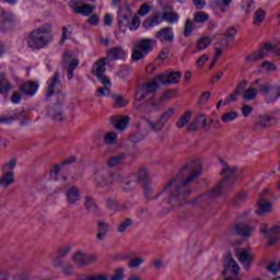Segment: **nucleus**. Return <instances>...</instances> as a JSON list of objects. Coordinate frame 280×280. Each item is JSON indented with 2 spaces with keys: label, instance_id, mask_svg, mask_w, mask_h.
<instances>
[{
  "label": "nucleus",
  "instance_id": "obj_1",
  "mask_svg": "<svg viewBox=\"0 0 280 280\" xmlns=\"http://www.w3.org/2000/svg\"><path fill=\"white\" fill-rule=\"evenodd\" d=\"M192 171L190 176L185 178V171ZM202 174V166L198 165L197 170H194V166L187 164L183 166L179 173L174 176L164 187L162 191H160L155 197L152 196L154 189L152 186L145 184L142 186V191L145 200H158L161 198L163 194H168V202L173 207H178L180 205H185L187 202V196L194 192V189L189 187L198 176Z\"/></svg>",
  "mask_w": 280,
  "mask_h": 280
},
{
  "label": "nucleus",
  "instance_id": "obj_2",
  "mask_svg": "<svg viewBox=\"0 0 280 280\" xmlns=\"http://www.w3.org/2000/svg\"><path fill=\"white\" fill-rule=\"evenodd\" d=\"M52 30L51 24H43L33 30L26 37L27 46L31 49H45V47L51 43Z\"/></svg>",
  "mask_w": 280,
  "mask_h": 280
},
{
  "label": "nucleus",
  "instance_id": "obj_3",
  "mask_svg": "<svg viewBox=\"0 0 280 280\" xmlns=\"http://www.w3.org/2000/svg\"><path fill=\"white\" fill-rule=\"evenodd\" d=\"M93 179L97 187L101 188L110 185L114 180L119 183L122 187H128L135 183V180L126 179V176H124L121 173L114 174L113 172L104 168L97 170L93 175Z\"/></svg>",
  "mask_w": 280,
  "mask_h": 280
},
{
  "label": "nucleus",
  "instance_id": "obj_4",
  "mask_svg": "<svg viewBox=\"0 0 280 280\" xmlns=\"http://www.w3.org/2000/svg\"><path fill=\"white\" fill-rule=\"evenodd\" d=\"M235 172H237V168L235 166L230 167L229 165L223 164V170L221 172V176H223V179L212 190V198L220 196L222 191H224V189H231V187H233V183L229 182V179L235 176Z\"/></svg>",
  "mask_w": 280,
  "mask_h": 280
},
{
  "label": "nucleus",
  "instance_id": "obj_5",
  "mask_svg": "<svg viewBox=\"0 0 280 280\" xmlns=\"http://www.w3.org/2000/svg\"><path fill=\"white\" fill-rule=\"evenodd\" d=\"M174 113H176V109L174 107H171L166 109L162 115H160L159 119L155 121H152L148 118H142L145 122V126L153 130V132H161L163 128H165V125L172 117H174Z\"/></svg>",
  "mask_w": 280,
  "mask_h": 280
},
{
  "label": "nucleus",
  "instance_id": "obj_6",
  "mask_svg": "<svg viewBox=\"0 0 280 280\" xmlns=\"http://www.w3.org/2000/svg\"><path fill=\"white\" fill-rule=\"evenodd\" d=\"M152 43H154V40L150 38L140 39L136 44L133 51L131 54L132 60H136V61L142 60L144 56H148V54L152 51Z\"/></svg>",
  "mask_w": 280,
  "mask_h": 280
},
{
  "label": "nucleus",
  "instance_id": "obj_7",
  "mask_svg": "<svg viewBox=\"0 0 280 280\" xmlns=\"http://www.w3.org/2000/svg\"><path fill=\"white\" fill-rule=\"evenodd\" d=\"M259 94L264 97L266 104H275L279 100L280 94L277 90L272 92V85L270 82H264L260 84Z\"/></svg>",
  "mask_w": 280,
  "mask_h": 280
},
{
  "label": "nucleus",
  "instance_id": "obj_8",
  "mask_svg": "<svg viewBox=\"0 0 280 280\" xmlns=\"http://www.w3.org/2000/svg\"><path fill=\"white\" fill-rule=\"evenodd\" d=\"M159 81H151L143 83L142 86L136 92V102H143L150 93H154L159 89Z\"/></svg>",
  "mask_w": 280,
  "mask_h": 280
},
{
  "label": "nucleus",
  "instance_id": "obj_9",
  "mask_svg": "<svg viewBox=\"0 0 280 280\" xmlns=\"http://www.w3.org/2000/svg\"><path fill=\"white\" fill-rule=\"evenodd\" d=\"M272 49H275V45L267 43L257 51H254L250 55H248L246 57V60L252 62H257V60H264V58H268L269 54H272Z\"/></svg>",
  "mask_w": 280,
  "mask_h": 280
},
{
  "label": "nucleus",
  "instance_id": "obj_10",
  "mask_svg": "<svg viewBox=\"0 0 280 280\" xmlns=\"http://www.w3.org/2000/svg\"><path fill=\"white\" fill-rule=\"evenodd\" d=\"M128 58V50H125L124 47H112L107 49L105 59L107 62H116L117 60H125Z\"/></svg>",
  "mask_w": 280,
  "mask_h": 280
},
{
  "label": "nucleus",
  "instance_id": "obj_11",
  "mask_svg": "<svg viewBox=\"0 0 280 280\" xmlns=\"http://www.w3.org/2000/svg\"><path fill=\"white\" fill-rule=\"evenodd\" d=\"M261 84H264V80L261 79L253 81L250 88L243 93L244 102H253L254 100H257V94L259 93V89H261Z\"/></svg>",
  "mask_w": 280,
  "mask_h": 280
},
{
  "label": "nucleus",
  "instance_id": "obj_12",
  "mask_svg": "<svg viewBox=\"0 0 280 280\" xmlns=\"http://www.w3.org/2000/svg\"><path fill=\"white\" fill-rule=\"evenodd\" d=\"M132 16V12L130 8L124 7L118 11V28L120 32H126L130 25V18Z\"/></svg>",
  "mask_w": 280,
  "mask_h": 280
},
{
  "label": "nucleus",
  "instance_id": "obj_13",
  "mask_svg": "<svg viewBox=\"0 0 280 280\" xmlns=\"http://www.w3.org/2000/svg\"><path fill=\"white\" fill-rule=\"evenodd\" d=\"M72 261L77 264V266H91V264L97 261V256L89 255L84 252H77L72 256Z\"/></svg>",
  "mask_w": 280,
  "mask_h": 280
},
{
  "label": "nucleus",
  "instance_id": "obj_14",
  "mask_svg": "<svg viewBox=\"0 0 280 280\" xmlns=\"http://www.w3.org/2000/svg\"><path fill=\"white\" fill-rule=\"evenodd\" d=\"M182 78H183V73L175 71V72L163 73L158 75L156 82L159 84H178Z\"/></svg>",
  "mask_w": 280,
  "mask_h": 280
},
{
  "label": "nucleus",
  "instance_id": "obj_15",
  "mask_svg": "<svg viewBox=\"0 0 280 280\" xmlns=\"http://www.w3.org/2000/svg\"><path fill=\"white\" fill-rule=\"evenodd\" d=\"M69 7L71 8V10H73L74 14H81L82 16H91V14H93V10L96 9L95 5L91 4H82L80 7L78 5V1L75 0H71L69 2Z\"/></svg>",
  "mask_w": 280,
  "mask_h": 280
},
{
  "label": "nucleus",
  "instance_id": "obj_16",
  "mask_svg": "<svg viewBox=\"0 0 280 280\" xmlns=\"http://www.w3.org/2000/svg\"><path fill=\"white\" fill-rule=\"evenodd\" d=\"M236 257L245 270H250L253 264V255H250V252L245 248H237Z\"/></svg>",
  "mask_w": 280,
  "mask_h": 280
},
{
  "label": "nucleus",
  "instance_id": "obj_17",
  "mask_svg": "<svg viewBox=\"0 0 280 280\" xmlns=\"http://www.w3.org/2000/svg\"><path fill=\"white\" fill-rule=\"evenodd\" d=\"M124 176H125V180H130L128 178H137L138 183H152V178H150V173L145 167H140L137 175L131 174V175H124Z\"/></svg>",
  "mask_w": 280,
  "mask_h": 280
},
{
  "label": "nucleus",
  "instance_id": "obj_18",
  "mask_svg": "<svg viewBox=\"0 0 280 280\" xmlns=\"http://www.w3.org/2000/svg\"><path fill=\"white\" fill-rule=\"evenodd\" d=\"M155 38L160 43H172L174 40V32H172V27H164L155 33Z\"/></svg>",
  "mask_w": 280,
  "mask_h": 280
},
{
  "label": "nucleus",
  "instance_id": "obj_19",
  "mask_svg": "<svg viewBox=\"0 0 280 280\" xmlns=\"http://www.w3.org/2000/svg\"><path fill=\"white\" fill-rule=\"evenodd\" d=\"M66 198L68 205H78L80 200H82V196L80 195V189L75 186L70 187L66 192Z\"/></svg>",
  "mask_w": 280,
  "mask_h": 280
},
{
  "label": "nucleus",
  "instance_id": "obj_20",
  "mask_svg": "<svg viewBox=\"0 0 280 280\" xmlns=\"http://www.w3.org/2000/svg\"><path fill=\"white\" fill-rule=\"evenodd\" d=\"M270 121H277L276 117L268 115H260L256 119L255 130H266L270 125Z\"/></svg>",
  "mask_w": 280,
  "mask_h": 280
},
{
  "label": "nucleus",
  "instance_id": "obj_21",
  "mask_svg": "<svg viewBox=\"0 0 280 280\" xmlns=\"http://www.w3.org/2000/svg\"><path fill=\"white\" fill-rule=\"evenodd\" d=\"M160 23H163V14L156 13L153 16L147 18L142 23V27H144L145 30H150L152 27H156V25H160Z\"/></svg>",
  "mask_w": 280,
  "mask_h": 280
},
{
  "label": "nucleus",
  "instance_id": "obj_22",
  "mask_svg": "<svg viewBox=\"0 0 280 280\" xmlns=\"http://www.w3.org/2000/svg\"><path fill=\"white\" fill-rule=\"evenodd\" d=\"M106 65H110L108 62V60H106V58H103V59L96 61L92 68L93 74L96 78H102V75H104V73H106Z\"/></svg>",
  "mask_w": 280,
  "mask_h": 280
},
{
  "label": "nucleus",
  "instance_id": "obj_23",
  "mask_svg": "<svg viewBox=\"0 0 280 280\" xmlns=\"http://www.w3.org/2000/svg\"><path fill=\"white\" fill-rule=\"evenodd\" d=\"M126 159H128L126 153H118L109 156L106 161V164L108 167H118V165H121Z\"/></svg>",
  "mask_w": 280,
  "mask_h": 280
},
{
  "label": "nucleus",
  "instance_id": "obj_24",
  "mask_svg": "<svg viewBox=\"0 0 280 280\" xmlns=\"http://www.w3.org/2000/svg\"><path fill=\"white\" fill-rule=\"evenodd\" d=\"M273 211L272 203L266 199H260L258 201V209L256 210L257 215H266V213H270Z\"/></svg>",
  "mask_w": 280,
  "mask_h": 280
},
{
  "label": "nucleus",
  "instance_id": "obj_25",
  "mask_svg": "<svg viewBox=\"0 0 280 280\" xmlns=\"http://www.w3.org/2000/svg\"><path fill=\"white\" fill-rule=\"evenodd\" d=\"M248 81L243 80L238 83L237 88L225 98L224 104H230V102H237V95H240L241 91L246 89Z\"/></svg>",
  "mask_w": 280,
  "mask_h": 280
},
{
  "label": "nucleus",
  "instance_id": "obj_26",
  "mask_svg": "<svg viewBox=\"0 0 280 280\" xmlns=\"http://www.w3.org/2000/svg\"><path fill=\"white\" fill-rule=\"evenodd\" d=\"M60 86V73L56 72L54 78L48 81L47 97H51L56 93V89Z\"/></svg>",
  "mask_w": 280,
  "mask_h": 280
},
{
  "label": "nucleus",
  "instance_id": "obj_27",
  "mask_svg": "<svg viewBox=\"0 0 280 280\" xmlns=\"http://www.w3.org/2000/svg\"><path fill=\"white\" fill-rule=\"evenodd\" d=\"M97 226L98 233L96 234V238L100 242H104L105 237L108 235V231H110V224L104 221H98Z\"/></svg>",
  "mask_w": 280,
  "mask_h": 280
},
{
  "label": "nucleus",
  "instance_id": "obj_28",
  "mask_svg": "<svg viewBox=\"0 0 280 280\" xmlns=\"http://www.w3.org/2000/svg\"><path fill=\"white\" fill-rule=\"evenodd\" d=\"M240 265L235 259H229L226 262H224V270L223 275H226V272H232V275H240Z\"/></svg>",
  "mask_w": 280,
  "mask_h": 280
},
{
  "label": "nucleus",
  "instance_id": "obj_29",
  "mask_svg": "<svg viewBox=\"0 0 280 280\" xmlns=\"http://www.w3.org/2000/svg\"><path fill=\"white\" fill-rule=\"evenodd\" d=\"M38 91V84L32 82V81H27L24 84H22L21 86V92L24 95H36V92Z\"/></svg>",
  "mask_w": 280,
  "mask_h": 280
},
{
  "label": "nucleus",
  "instance_id": "obj_30",
  "mask_svg": "<svg viewBox=\"0 0 280 280\" xmlns=\"http://www.w3.org/2000/svg\"><path fill=\"white\" fill-rule=\"evenodd\" d=\"M85 209L93 215H100V207H97V203H95L91 196L85 197Z\"/></svg>",
  "mask_w": 280,
  "mask_h": 280
},
{
  "label": "nucleus",
  "instance_id": "obj_31",
  "mask_svg": "<svg viewBox=\"0 0 280 280\" xmlns=\"http://www.w3.org/2000/svg\"><path fill=\"white\" fill-rule=\"evenodd\" d=\"M128 121H129L128 116L112 118V124L114 128H116V130H126V126H128Z\"/></svg>",
  "mask_w": 280,
  "mask_h": 280
},
{
  "label": "nucleus",
  "instance_id": "obj_32",
  "mask_svg": "<svg viewBox=\"0 0 280 280\" xmlns=\"http://www.w3.org/2000/svg\"><path fill=\"white\" fill-rule=\"evenodd\" d=\"M178 13L174 11H165L162 14V23L163 21H166V23H170V25H174V23H178Z\"/></svg>",
  "mask_w": 280,
  "mask_h": 280
},
{
  "label": "nucleus",
  "instance_id": "obj_33",
  "mask_svg": "<svg viewBox=\"0 0 280 280\" xmlns=\"http://www.w3.org/2000/svg\"><path fill=\"white\" fill-rule=\"evenodd\" d=\"M234 230L237 235H242L243 237H250V234L253 233V228L245 224L235 225Z\"/></svg>",
  "mask_w": 280,
  "mask_h": 280
},
{
  "label": "nucleus",
  "instance_id": "obj_34",
  "mask_svg": "<svg viewBox=\"0 0 280 280\" xmlns=\"http://www.w3.org/2000/svg\"><path fill=\"white\" fill-rule=\"evenodd\" d=\"M269 233L271 235L269 245L272 246V244H277V242L280 240V223L271 226Z\"/></svg>",
  "mask_w": 280,
  "mask_h": 280
},
{
  "label": "nucleus",
  "instance_id": "obj_35",
  "mask_svg": "<svg viewBox=\"0 0 280 280\" xmlns=\"http://www.w3.org/2000/svg\"><path fill=\"white\" fill-rule=\"evenodd\" d=\"M14 183V173L12 172H4L2 177L0 178L1 187H10Z\"/></svg>",
  "mask_w": 280,
  "mask_h": 280
},
{
  "label": "nucleus",
  "instance_id": "obj_36",
  "mask_svg": "<svg viewBox=\"0 0 280 280\" xmlns=\"http://www.w3.org/2000/svg\"><path fill=\"white\" fill-rule=\"evenodd\" d=\"M133 224L135 222L132 221V219L127 218L117 225L116 231L117 233H126V231H128V229H130V226H132Z\"/></svg>",
  "mask_w": 280,
  "mask_h": 280
},
{
  "label": "nucleus",
  "instance_id": "obj_37",
  "mask_svg": "<svg viewBox=\"0 0 280 280\" xmlns=\"http://www.w3.org/2000/svg\"><path fill=\"white\" fill-rule=\"evenodd\" d=\"M211 45V39L209 37H201L197 42V50L194 51V54H198V51H203V49H207Z\"/></svg>",
  "mask_w": 280,
  "mask_h": 280
},
{
  "label": "nucleus",
  "instance_id": "obj_38",
  "mask_svg": "<svg viewBox=\"0 0 280 280\" xmlns=\"http://www.w3.org/2000/svg\"><path fill=\"white\" fill-rule=\"evenodd\" d=\"M71 34H73V28H71V25L63 26L62 36L59 40V45H65L66 40H69V38H71Z\"/></svg>",
  "mask_w": 280,
  "mask_h": 280
},
{
  "label": "nucleus",
  "instance_id": "obj_39",
  "mask_svg": "<svg viewBox=\"0 0 280 280\" xmlns=\"http://www.w3.org/2000/svg\"><path fill=\"white\" fill-rule=\"evenodd\" d=\"M191 119V112H186L184 115L179 117V119L176 122V126L178 129L185 128L187 124H189V120Z\"/></svg>",
  "mask_w": 280,
  "mask_h": 280
},
{
  "label": "nucleus",
  "instance_id": "obj_40",
  "mask_svg": "<svg viewBox=\"0 0 280 280\" xmlns=\"http://www.w3.org/2000/svg\"><path fill=\"white\" fill-rule=\"evenodd\" d=\"M80 66V61L78 59H65L63 60V67L65 69H68V71H74Z\"/></svg>",
  "mask_w": 280,
  "mask_h": 280
},
{
  "label": "nucleus",
  "instance_id": "obj_41",
  "mask_svg": "<svg viewBox=\"0 0 280 280\" xmlns=\"http://www.w3.org/2000/svg\"><path fill=\"white\" fill-rule=\"evenodd\" d=\"M195 122L197 124V128L199 130H209L210 127H207V116L205 114H200L196 117Z\"/></svg>",
  "mask_w": 280,
  "mask_h": 280
},
{
  "label": "nucleus",
  "instance_id": "obj_42",
  "mask_svg": "<svg viewBox=\"0 0 280 280\" xmlns=\"http://www.w3.org/2000/svg\"><path fill=\"white\" fill-rule=\"evenodd\" d=\"M266 19V12L262 9H258L254 14V25H261Z\"/></svg>",
  "mask_w": 280,
  "mask_h": 280
},
{
  "label": "nucleus",
  "instance_id": "obj_43",
  "mask_svg": "<svg viewBox=\"0 0 280 280\" xmlns=\"http://www.w3.org/2000/svg\"><path fill=\"white\" fill-rule=\"evenodd\" d=\"M145 264V260L141 257H133L128 262V268L131 270H135V268H139L140 266H143Z\"/></svg>",
  "mask_w": 280,
  "mask_h": 280
},
{
  "label": "nucleus",
  "instance_id": "obj_44",
  "mask_svg": "<svg viewBox=\"0 0 280 280\" xmlns=\"http://www.w3.org/2000/svg\"><path fill=\"white\" fill-rule=\"evenodd\" d=\"M156 110H161V106L159 105V103L154 101H150L149 103H145L144 113H156Z\"/></svg>",
  "mask_w": 280,
  "mask_h": 280
},
{
  "label": "nucleus",
  "instance_id": "obj_45",
  "mask_svg": "<svg viewBox=\"0 0 280 280\" xmlns=\"http://www.w3.org/2000/svg\"><path fill=\"white\" fill-rule=\"evenodd\" d=\"M255 9V2L253 0H243L242 10L245 14H250Z\"/></svg>",
  "mask_w": 280,
  "mask_h": 280
},
{
  "label": "nucleus",
  "instance_id": "obj_46",
  "mask_svg": "<svg viewBox=\"0 0 280 280\" xmlns=\"http://www.w3.org/2000/svg\"><path fill=\"white\" fill-rule=\"evenodd\" d=\"M237 116L238 115L236 112H229L221 116V121H223V124H230V121H235V119H237Z\"/></svg>",
  "mask_w": 280,
  "mask_h": 280
},
{
  "label": "nucleus",
  "instance_id": "obj_47",
  "mask_svg": "<svg viewBox=\"0 0 280 280\" xmlns=\"http://www.w3.org/2000/svg\"><path fill=\"white\" fill-rule=\"evenodd\" d=\"M118 78L122 82H126L128 78H130V68H128V66H122L118 71Z\"/></svg>",
  "mask_w": 280,
  "mask_h": 280
},
{
  "label": "nucleus",
  "instance_id": "obj_48",
  "mask_svg": "<svg viewBox=\"0 0 280 280\" xmlns=\"http://www.w3.org/2000/svg\"><path fill=\"white\" fill-rule=\"evenodd\" d=\"M261 69H264V71H266L267 73H272L277 71L278 67L272 61H264L261 63Z\"/></svg>",
  "mask_w": 280,
  "mask_h": 280
},
{
  "label": "nucleus",
  "instance_id": "obj_49",
  "mask_svg": "<svg viewBox=\"0 0 280 280\" xmlns=\"http://www.w3.org/2000/svg\"><path fill=\"white\" fill-rule=\"evenodd\" d=\"M233 3V0H217L214 1L215 8H219L221 12H226V8Z\"/></svg>",
  "mask_w": 280,
  "mask_h": 280
},
{
  "label": "nucleus",
  "instance_id": "obj_50",
  "mask_svg": "<svg viewBox=\"0 0 280 280\" xmlns=\"http://www.w3.org/2000/svg\"><path fill=\"white\" fill-rule=\"evenodd\" d=\"M178 95V91L176 90H166L163 94L161 100L163 102H167L170 100H174V97H176Z\"/></svg>",
  "mask_w": 280,
  "mask_h": 280
},
{
  "label": "nucleus",
  "instance_id": "obj_51",
  "mask_svg": "<svg viewBox=\"0 0 280 280\" xmlns=\"http://www.w3.org/2000/svg\"><path fill=\"white\" fill-rule=\"evenodd\" d=\"M48 115L54 121H65V115L62 114V112H56L55 109H50L48 112Z\"/></svg>",
  "mask_w": 280,
  "mask_h": 280
},
{
  "label": "nucleus",
  "instance_id": "obj_52",
  "mask_svg": "<svg viewBox=\"0 0 280 280\" xmlns=\"http://www.w3.org/2000/svg\"><path fill=\"white\" fill-rule=\"evenodd\" d=\"M16 16L12 12H8L0 8V21H14Z\"/></svg>",
  "mask_w": 280,
  "mask_h": 280
},
{
  "label": "nucleus",
  "instance_id": "obj_53",
  "mask_svg": "<svg viewBox=\"0 0 280 280\" xmlns=\"http://www.w3.org/2000/svg\"><path fill=\"white\" fill-rule=\"evenodd\" d=\"M114 106L115 108H124V106H127L128 105V101H124V96L117 94V95H114Z\"/></svg>",
  "mask_w": 280,
  "mask_h": 280
},
{
  "label": "nucleus",
  "instance_id": "obj_54",
  "mask_svg": "<svg viewBox=\"0 0 280 280\" xmlns=\"http://www.w3.org/2000/svg\"><path fill=\"white\" fill-rule=\"evenodd\" d=\"M191 32H194V22H191V20H186L184 25V36L186 38L191 36Z\"/></svg>",
  "mask_w": 280,
  "mask_h": 280
},
{
  "label": "nucleus",
  "instance_id": "obj_55",
  "mask_svg": "<svg viewBox=\"0 0 280 280\" xmlns=\"http://www.w3.org/2000/svg\"><path fill=\"white\" fill-rule=\"evenodd\" d=\"M195 23H207L209 21V14L205 12H198L194 16Z\"/></svg>",
  "mask_w": 280,
  "mask_h": 280
},
{
  "label": "nucleus",
  "instance_id": "obj_56",
  "mask_svg": "<svg viewBox=\"0 0 280 280\" xmlns=\"http://www.w3.org/2000/svg\"><path fill=\"white\" fill-rule=\"evenodd\" d=\"M148 135H150V131H143L142 133H135L130 137V140L133 143H137L139 141H143V139H145V137H148Z\"/></svg>",
  "mask_w": 280,
  "mask_h": 280
},
{
  "label": "nucleus",
  "instance_id": "obj_57",
  "mask_svg": "<svg viewBox=\"0 0 280 280\" xmlns=\"http://www.w3.org/2000/svg\"><path fill=\"white\" fill-rule=\"evenodd\" d=\"M106 207L110 211H124V209H126L125 206H118L117 202L113 200L107 201Z\"/></svg>",
  "mask_w": 280,
  "mask_h": 280
},
{
  "label": "nucleus",
  "instance_id": "obj_58",
  "mask_svg": "<svg viewBox=\"0 0 280 280\" xmlns=\"http://www.w3.org/2000/svg\"><path fill=\"white\" fill-rule=\"evenodd\" d=\"M10 89V82L7 81V79H0V95H3V93H8Z\"/></svg>",
  "mask_w": 280,
  "mask_h": 280
},
{
  "label": "nucleus",
  "instance_id": "obj_59",
  "mask_svg": "<svg viewBox=\"0 0 280 280\" xmlns=\"http://www.w3.org/2000/svg\"><path fill=\"white\" fill-rule=\"evenodd\" d=\"M117 141V133L115 132H108L105 135V143L107 145H113Z\"/></svg>",
  "mask_w": 280,
  "mask_h": 280
},
{
  "label": "nucleus",
  "instance_id": "obj_60",
  "mask_svg": "<svg viewBox=\"0 0 280 280\" xmlns=\"http://www.w3.org/2000/svg\"><path fill=\"white\" fill-rule=\"evenodd\" d=\"M140 25H141V20H139L138 16L132 18L131 23L129 25L130 32H137Z\"/></svg>",
  "mask_w": 280,
  "mask_h": 280
},
{
  "label": "nucleus",
  "instance_id": "obj_61",
  "mask_svg": "<svg viewBox=\"0 0 280 280\" xmlns=\"http://www.w3.org/2000/svg\"><path fill=\"white\" fill-rule=\"evenodd\" d=\"M110 95V89L108 86H103L96 91V97H108Z\"/></svg>",
  "mask_w": 280,
  "mask_h": 280
},
{
  "label": "nucleus",
  "instance_id": "obj_62",
  "mask_svg": "<svg viewBox=\"0 0 280 280\" xmlns=\"http://www.w3.org/2000/svg\"><path fill=\"white\" fill-rule=\"evenodd\" d=\"M267 270L271 272V275H279L280 272V265L271 262L267 266Z\"/></svg>",
  "mask_w": 280,
  "mask_h": 280
},
{
  "label": "nucleus",
  "instance_id": "obj_63",
  "mask_svg": "<svg viewBox=\"0 0 280 280\" xmlns=\"http://www.w3.org/2000/svg\"><path fill=\"white\" fill-rule=\"evenodd\" d=\"M151 268H153V270H162L163 260L154 258L151 262Z\"/></svg>",
  "mask_w": 280,
  "mask_h": 280
},
{
  "label": "nucleus",
  "instance_id": "obj_64",
  "mask_svg": "<svg viewBox=\"0 0 280 280\" xmlns=\"http://www.w3.org/2000/svg\"><path fill=\"white\" fill-rule=\"evenodd\" d=\"M16 167V160H10L4 166L3 172H12Z\"/></svg>",
  "mask_w": 280,
  "mask_h": 280
}]
</instances>
